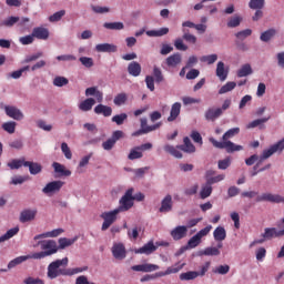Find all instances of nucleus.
Instances as JSON below:
<instances>
[{"label":"nucleus","mask_w":284,"mask_h":284,"mask_svg":"<svg viewBox=\"0 0 284 284\" xmlns=\"http://www.w3.org/2000/svg\"><path fill=\"white\" fill-rule=\"evenodd\" d=\"M219 60V55L216 53L210 54V55H203L200 61L202 63H207L209 65H212L213 63H216Z\"/></svg>","instance_id":"obj_53"},{"label":"nucleus","mask_w":284,"mask_h":284,"mask_svg":"<svg viewBox=\"0 0 284 284\" xmlns=\"http://www.w3.org/2000/svg\"><path fill=\"white\" fill-rule=\"evenodd\" d=\"M95 103L97 100H94V98H88L79 104V110H81L82 112H90V110L94 108Z\"/></svg>","instance_id":"obj_31"},{"label":"nucleus","mask_w":284,"mask_h":284,"mask_svg":"<svg viewBox=\"0 0 284 284\" xmlns=\"http://www.w3.org/2000/svg\"><path fill=\"white\" fill-rule=\"evenodd\" d=\"M23 284H45V281H43L39 277L29 276L23 280Z\"/></svg>","instance_id":"obj_64"},{"label":"nucleus","mask_w":284,"mask_h":284,"mask_svg":"<svg viewBox=\"0 0 284 284\" xmlns=\"http://www.w3.org/2000/svg\"><path fill=\"white\" fill-rule=\"evenodd\" d=\"M85 97H94L98 103H103V92L99 91L97 87L85 89Z\"/></svg>","instance_id":"obj_23"},{"label":"nucleus","mask_w":284,"mask_h":284,"mask_svg":"<svg viewBox=\"0 0 284 284\" xmlns=\"http://www.w3.org/2000/svg\"><path fill=\"white\" fill-rule=\"evenodd\" d=\"M68 263H69L68 257H63L62 260H55L51 262L47 268L48 278H50L51 281H54V278H59V276H65L67 270L61 267L62 266L68 267Z\"/></svg>","instance_id":"obj_3"},{"label":"nucleus","mask_w":284,"mask_h":284,"mask_svg":"<svg viewBox=\"0 0 284 284\" xmlns=\"http://www.w3.org/2000/svg\"><path fill=\"white\" fill-rule=\"evenodd\" d=\"M42 250L41 252L33 253V258L36 261H41V258H45L48 256H52L59 252V245L57 244V241L54 240H43L38 241V243L34 245V247H39Z\"/></svg>","instance_id":"obj_2"},{"label":"nucleus","mask_w":284,"mask_h":284,"mask_svg":"<svg viewBox=\"0 0 284 284\" xmlns=\"http://www.w3.org/2000/svg\"><path fill=\"white\" fill-rule=\"evenodd\" d=\"M232 165V160L230 158H225L224 160H220L217 162L219 170H227Z\"/></svg>","instance_id":"obj_63"},{"label":"nucleus","mask_w":284,"mask_h":284,"mask_svg":"<svg viewBox=\"0 0 284 284\" xmlns=\"http://www.w3.org/2000/svg\"><path fill=\"white\" fill-rule=\"evenodd\" d=\"M90 159H92V154L85 155L80 160L77 168L79 174H83V169L88 168V164L90 163Z\"/></svg>","instance_id":"obj_44"},{"label":"nucleus","mask_w":284,"mask_h":284,"mask_svg":"<svg viewBox=\"0 0 284 284\" xmlns=\"http://www.w3.org/2000/svg\"><path fill=\"white\" fill-rule=\"evenodd\" d=\"M95 52H116V45L110 43H100L95 45Z\"/></svg>","instance_id":"obj_35"},{"label":"nucleus","mask_w":284,"mask_h":284,"mask_svg":"<svg viewBox=\"0 0 284 284\" xmlns=\"http://www.w3.org/2000/svg\"><path fill=\"white\" fill-rule=\"evenodd\" d=\"M61 234H63V229H54L50 232L36 235L33 239L34 241H39V239H57V236H61Z\"/></svg>","instance_id":"obj_21"},{"label":"nucleus","mask_w":284,"mask_h":284,"mask_svg":"<svg viewBox=\"0 0 284 284\" xmlns=\"http://www.w3.org/2000/svg\"><path fill=\"white\" fill-rule=\"evenodd\" d=\"M248 8L251 10H263L265 8V0H250Z\"/></svg>","instance_id":"obj_48"},{"label":"nucleus","mask_w":284,"mask_h":284,"mask_svg":"<svg viewBox=\"0 0 284 284\" xmlns=\"http://www.w3.org/2000/svg\"><path fill=\"white\" fill-rule=\"evenodd\" d=\"M172 207H174L172 195L166 194L161 201V206L159 209V212L161 214H168V212H172Z\"/></svg>","instance_id":"obj_13"},{"label":"nucleus","mask_w":284,"mask_h":284,"mask_svg":"<svg viewBox=\"0 0 284 284\" xmlns=\"http://www.w3.org/2000/svg\"><path fill=\"white\" fill-rule=\"evenodd\" d=\"M268 119H270V116L254 120L251 123H248L246 128L248 130H252L254 128H258V125H263V123H267Z\"/></svg>","instance_id":"obj_60"},{"label":"nucleus","mask_w":284,"mask_h":284,"mask_svg":"<svg viewBox=\"0 0 284 284\" xmlns=\"http://www.w3.org/2000/svg\"><path fill=\"white\" fill-rule=\"evenodd\" d=\"M282 150H284V140H281L277 143L273 144L271 148L264 150L262 152V161H267L270 156L276 154V152H281Z\"/></svg>","instance_id":"obj_8"},{"label":"nucleus","mask_w":284,"mask_h":284,"mask_svg":"<svg viewBox=\"0 0 284 284\" xmlns=\"http://www.w3.org/2000/svg\"><path fill=\"white\" fill-rule=\"evenodd\" d=\"M2 130H4V132H8V134H14V132L17 131V122L14 121L4 122L2 124Z\"/></svg>","instance_id":"obj_47"},{"label":"nucleus","mask_w":284,"mask_h":284,"mask_svg":"<svg viewBox=\"0 0 284 284\" xmlns=\"http://www.w3.org/2000/svg\"><path fill=\"white\" fill-rule=\"evenodd\" d=\"M132 194H134V189L131 187L126 190L124 195L120 199V206L116 209L120 212H128V210L132 209L134 205V200L132 197Z\"/></svg>","instance_id":"obj_5"},{"label":"nucleus","mask_w":284,"mask_h":284,"mask_svg":"<svg viewBox=\"0 0 284 284\" xmlns=\"http://www.w3.org/2000/svg\"><path fill=\"white\" fill-rule=\"evenodd\" d=\"M61 150H62V154H64L68 161L72 160V151L70 150V146L68 145V143L63 142L61 144Z\"/></svg>","instance_id":"obj_62"},{"label":"nucleus","mask_w":284,"mask_h":284,"mask_svg":"<svg viewBox=\"0 0 284 284\" xmlns=\"http://www.w3.org/2000/svg\"><path fill=\"white\" fill-rule=\"evenodd\" d=\"M214 240L219 243H223L225 239H227V232L225 231V227L217 226L213 232Z\"/></svg>","instance_id":"obj_32"},{"label":"nucleus","mask_w":284,"mask_h":284,"mask_svg":"<svg viewBox=\"0 0 284 284\" xmlns=\"http://www.w3.org/2000/svg\"><path fill=\"white\" fill-rule=\"evenodd\" d=\"M220 116H223V109L221 108L211 106L204 112L205 121H211L212 123L220 119Z\"/></svg>","instance_id":"obj_10"},{"label":"nucleus","mask_w":284,"mask_h":284,"mask_svg":"<svg viewBox=\"0 0 284 284\" xmlns=\"http://www.w3.org/2000/svg\"><path fill=\"white\" fill-rule=\"evenodd\" d=\"M171 236L173 241H181V239H185V236H187V226L185 225L176 226L171 231Z\"/></svg>","instance_id":"obj_16"},{"label":"nucleus","mask_w":284,"mask_h":284,"mask_svg":"<svg viewBox=\"0 0 284 284\" xmlns=\"http://www.w3.org/2000/svg\"><path fill=\"white\" fill-rule=\"evenodd\" d=\"M183 143L184 144L178 145V150H182V152H186V154H194V152H196V146H194L190 138H184Z\"/></svg>","instance_id":"obj_17"},{"label":"nucleus","mask_w":284,"mask_h":284,"mask_svg":"<svg viewBox=\"0 0 284 284\" xmlns=\"http://www.w3.org/2000/svg\"><path fill=\"white\" fill-rule=\"evenodd\" d=\"M140 125L142 130H146V132L150 134V132H154L156 130H159L161 128V125H163V122H158L153 125H148V118H142L140 120Z\"/></svg>","instance_id":"obj_25"},{"label":"nucleus","mask_w":284,"mask_h":284,"mask_svg":"<svg viewBox=\"0 0 284 284\" xmlns=\"http://www.w3.org/2000/svg\"><path fill=\"white\" fill-rule=\"evenodd\" d=\"M240 132V128L230 129L223 134L222 142L216 141L214 138H210V143H212L214 148H217V150H226L229 154L241 152V150H243V145H239L230 141V139H234V136H236V134Z\"/></svg>","instance_id":"obj_1"},{"label":"nucleus","mask_w":284,"mask_h":284,"mask_svg":"<svg viewBox=\"0 0 284 284\" xmlns=\"http://www.w3.org/2000/svg\"><path fill=\"white\" fill-rule=\"evenodd\" d=\"M119 214H121V212L115 209L113 211L103 212L100 215V219H103L101 227L102 232H105V230H110V227L116 222V216H119Z\"/></svg>","instance_id":"obj_4"},{"label":"nucleus","mask_w":284,"mask_h":284,"mask_svg":"<svg viewBox=\"0 0 284 284\" xmlns=\"http://www.w3.org/2000/svg\"><path fill=\"white\" fill-rule=\"evenodd\" d=\"M19 234V226H16L13 229H10L7 234H3L0 236V243H4V241H10L12 236H17Z\"/></svg>","instance_id":"obj_42"},{"label":"nucleus","mask_w":284,"mask_h":284,"mask_svg":"<svg viewBox=\"0 0 284 284\" xmlns=\"http://www.w3.org/2000/svg\"><path fill=\"white\" fill-rule=\"evenodd\" d=\"M95 114H103V116H112V108L99 104L94 108Z\"/></svg>","instance_id":"obj_36"},{"label":"nucleus","mask_w":284,"mask_h":284,"mask_svg":"<svg viewBox=\"0 0 284 284\" xmlns=\"http://www.w3.org/2000/svg\"><path fill=\"white\" fill-rule=\"evenodd\" d=\"M65 17V10H60L53 13L52 16L49 17L50 23H57V21H61Z\"/></svg>","instance_id":"obj_57"},{"label":"nucleus","mask_w":284,"mask_h":284,"mask_svg":"<svg viewBox=\"0 0 284 284\" xmlns=\"http://www.w3.org/2000/svg\"><path fill=\"white\" fill-rule=\"evenodd\" d=\"M68 83H70V80L65 77L58 75L53 79V85H55V88H63V85H68Z\"/></svg>","instance_id":"obj_52"},{"label":"nucleus","mask_w":284,"mask_h":284,"mask_svg":"<svg viewBox=\"0 0 284 284\" xmlns=\"http://www.w3.org/2000/svg\"><path fill=\"white\" fill-rule=\"evenodd\" d=\"M131 270H133V272H156L160 267L155 264H139L133 265Z\"/></svg>","instance_id":"obj_20"},{"label":"nucleus","mask_w":284,"mask_h":284,"mask_svg":"<svg viewBox=\"0 0 284 284\" xmlns=\"http://www.w3.org/2000/svg\"><path fill=\"white\" fill-rule=\"evenodd\" d=\"M277 227H282V230H276V227L264 229L262 239H265L266 241H272V239H281V236H284V225L281 226V224H277Z\"/></svg>","instance_id":"obj_6"},{"label":"nucleus","mask_w":284,"mask_h":284,"mask_svg":"<svg viewBox=\"0 0 284 284\" xmlns=\"http://www.w3.org/2000/svg\"><path fill=\"white\" fill-rule=\"evenodd\" d=\"M237 41H245L247 37H252V29H244L235 33Z\"/></svg>","instance_id":"obj_54"},{"label":"nucleus","mask_w":284,"mask_h":284,"mask_svg":"<svg viewBox=\"0 0 284 284\" xmlns=\"http://www.w3.org/2000/svg\"><path fill=\"white\" fill-rule=\"evenodd\" d=\"M215 74L220 81H225L227 79L230 71L225 69V63L223 61L217 62Z\"/></svg>","instance_id":"obj_22"},{"label":"nucleus","mask_w":284,"mask_h":284,"mask_svg":"<svg viewBox=\"0 0 284 284\" xmlns=\"http://www.w3.org/2000/svg\"><path fill=\"white\" fill-rule=\"evenodd\" d=\"M33 39H40L41 41H48L50 39V31L43 27H36L32 30Z\"/></svg>","instance_id":"obj_15"},{"label":"nucleus","mask_w":284,"mask_h":284,"mask_svg":"<svg viewBox=\"0 0 284 284\" xmlns=\"http://www.w3.org/2000/svg\"><path fill=\"white\" fill-rule=\"evenodd\" d=\"M52 168L54 169L55 174H59V176H71L72 171L65 169V165L54 162L52 164Z\"/></svg>","instance_id":"obj_30"},{"label":"nucleus","mask_w":284,"mask_h":284,"mask_svg":"<svg viewBox=\"0 0 284 284\" xmlns=\"http://www.w3.org/2000/svg\"><path fill=\"white\" fill-rule=\"evenodd\" d=\"M33 256L34 254L22 255L13 258L12 261L9 262L8 270H12L13 267H17V265H21V263H26V261H30V258H34Z\"/></svg>","instance_id":"obj_24"},{"label":"nucleus","mask_w":284,"mask_h":284,"mask_svg":"<svg viewBox=\"0 0 284 284\" xmlns=\"http://www.w3.org/2000/svg\"><path fill=\"white\" fill-rule=\"evenodd\" d=\"M103 28H105V30H123L125 26L123 22H104Z\"/></svg>","instance_id":"obj_46"},{"label":"nucleus","mask_w":284,"mask_h":284,"mask_svg":"<svg viewBox=\"0 0 284 284\" xmlns=\"http://www.w3.org/2000/svg\"><path fill=\"white\" fill-rule=\"evenodd\" d=\"M77 241H79V236H74L73 239H68V237H60L58 240V247L59 250H65V247H70L72 245H74V243H77Z\"/></svg>","instance_id":"obj_29"},{"label":"nucleus","mask_w":284,"mask_h":284,"mask_svg":"<svg viewBox=\"0 0 284 284\" xmlns=\"http://www.w3.org/2000/svg\"><path fill=\"white\" fill-rule=\"evenodd\" d=\"M128 101V94L125 93H119L114 97L113 103L114 105H123Z\"/></svg>","instance_id":"obj_61"},{"label":"nucleus","mask_w":284,"mask_h":284,"mask_svg":"<svg viewBox=\"0 0 284 284\" xmlns=\"http://www.w3.org/2000/svg\"><path fill=\"white\" fill-rule=\"evenodd\" d=\"M242 22H243V17L235 14L227 19L226 26L227 28H239V26H241Z\"/></svg>","instance_id":"obj_37"},{"label":"nucleus","mask_w":284,"mask_h":284,"mask_svg":"<svg viewBox=\"0 0 284 284\" xmlns=\"http://www.w3.org/2000/svg\"><path fill=\"white\" fill-rule=\"evenodd\" d=\"M183 267H185V263H175L173 266H169L166 271L155 273V278L170 276V274H179Z\"/></svg>","instance_id":"obj_11"},{"label":"nucleus","mask_w":284,"mask_h":284,"mask_svg":"<svg viewBox=\"0 0 284 284\" xmlns=\"http://www.w3.org/2000/svg\"><path fill=\"white\" fill-rule=\"evenodd\" d=\"M199 245H201V240L199 239V236L195 234L194 236H192L189 242H187V246L185 247V250H194V247H199Z\"/></svg>","instance_id":"obj_55"},{"label":"nucleus","mask_w":284,"mask_h":284,"mask_svg":"<svg viewBox=\"0 0 284 284\" xmlns=\"http://www.w3.org/2000/svg\"><path fill=\"white\" fill-rule=\"evenodd\" d=\"M24 168H29V172L33 176H37V174H41L43 170V166H41V164L37 162H30V161L24 162Z\"/></svg>","instance_id":"obj_28"},{"label":"nucleus","mask_w":284,"mask_h":284,"mask_svg":"<svg viewBox=\"0 0 284 284\" xmlns=\"http://www.w3.org/2000/svg\"><path fill=\"white\" fill-rule=\"evenodd\" d=\"M26 159H14L8 163V168H10V170H19V168H26Z\"/></svg>","instance_id":"obj_40"},{"label":"nucleus","mask_w":284,"mask_h":284,"mask_svg":"<svg viewBox=\"0 0 284 284\" xmlns=\"http://www.w3.org/2000/svg\"><path fill=\"white\" fill-rule=\"evenodd\" d=\"M234 88H236V82H227L219 90V94H227V92H232Z\"/></svg>","instance_id":"obj_59"},{"label":"nucleus","mask_w":284,"mask_h":284,"mask_svg":"<svg viewBox=\"0 0 284 284\" xmlns=\"http://www.w3.org/2000/svg\"><path fill=\"white\" fill-rule=\"evenodd\" d=\"M221 251L216 247H206L204 251L200 252V256H219Z\"/></svg>","instance_id":"obj_49"},{"label":"nucleus","mask_w":284,"mask_h":284,"mask_svg":"<svg viewBox=\"0 0 284 284\" xmlns=\"http://www.w3.org/2000/svg\"><path fill=\"white\" fill-rule=\"evenodd\" d=\"M164 152L168 154H171V156H174L175 159H183V153L179 151L178 146L166 144L164 145Z\"/></svg>","instance_id":"obj_34"},{"label":"nucleus","mask_w":284,"mask_h":284,"mask_svg":"<svg viewBox=\"0 0 284 284\" xmlns=\"http://www.w3.org/2000/svg\"><path fill=\"white\" fill-rule=\"evenodd\" d=\"M64 183L63 181H53L48 183L43 189V194H57V192L61 191V187H63Z\"/></svg>","instance_id":"obj_12"},{"label":"nucleus","mask_w":284,"mask_h":284,"mask_svg":"<svg viewBox=\"0 0 284 284\" xmlns=\"http://www.w3.org/2000/svg\"><path fill=\"white\" fill-rule=\"evenodd\" d=\"M37 219V209L34 210H24L20 213V223H30Z\"/></svg>","instance_id":"obj_18"},{"label":"nucleus","mask_w":284,"mask_h":284,"mask_svg":"<svg viewBox=\"0 0 284 284\" xmlns=\"http://www.w3.org/2000/svg\"><path fill=\"white\" fill-rule=\"evenodd\" d=\"M128 72L131 77H140L141 75V64L136 61L129 63Z\"/></svg>","instance_id":"obj_33"},{"label":"nucleus","mask_w":284,"mask_h":284,"mask_svg":"<svg viewBox=\"0 0 284 284\" xmlns=\"http://www.w3.org/2000/svg\"><path fill=\"white\" fill-rule=\"evenodd\" d=\"M252 65L244 64L241 67V69L237 71V77L241 79L243 77H250L252 74Z\"/></svg>","instance_id":"obj_50"},{"label":"nucleus","mask_w":284,"mask_h":284,"mask_svg":"<svg viewBox=\"0 0 284 284\" xmlns=\"http://www.w3.org/2000/svg\"><path fill=\"white\" fill-rule=\"evenodd\" d=\"M153 252H156V245H154V242L150 241L149 243L144 244L142 247L136 248L134 251V254H153Z\"/></svg>","instance_id":"obj_19"},{"label":"nucleus","mask_w":284,"mask_h":284,"mask_svg":"<svg viewBox=\"0 0 284 284\" xmlns=\"http://www.w3.org/2000/svg\"><path fill=\"white\" fill-rule=\"evenodd\" d=\"M257 203L268 202V203H284V196L281 194L262 193L256 197Z\"/></svg>","instance_id":"obj_7"},{"label":"nucleus","mask_w":284,"mask_h":284,"mask_svg":"<svg viewBox=\"0 0 284 284\" xmlns=\"http://www.w3.org/2000/svg\"><path fill=\"white\" fill-rule=\"evenodd\" d=\"M128 159L129 161H136V159H143V152L139 146H134L130 150Z\"/></svg>","instance_id":"obj_39"},{"label":"nucleus","mask_w":284,"mask_h":284,"mask_svg":"<svg viewBox=\"0 0 284 284\" xmlns=\"http://www.w3.org/2000/svg\"><path fill=\"white\" fill-rule=\"evenodd\" d=\"M180 114H181V103L175 102L171 106L170 116L168 118L169 123H172V121H176Z\"/></svg>","instance_id":"obj_27"},{"label":"nucleus","mask_w":284,"mask_h":284,"mask_svg":"<svg viewBox=\"0 0 284 284\" xmlns=\"http://www.w3.org/2000/svg\"><path fill=\"white\" fill-rule=\"evenodd\" d=\"M153 77L155 79V83H163L165 81V78L163 77V72L159 67L153 68Z\"/></svg>","instance_id":"obj_58"},{"label":"nucleus","mask_w":284,"mask_h":284,"mask_svg":"<svg viewBox=\"0 0 284 284\" xmlns=\"http://www.w3.org/2000/svg\"><path fill=\"white\" fill-rule=\"evenodd\" d=\"M194 278H199V272L189 271L180 274V281H194Z\"/></svg>","instance_id":"obj_45"},{"label":"nucleus","mask_w":284,"mask_h":284,"mask_svg":"<svg viewBox=\"0 0 284 284\" xmlns=\"http://www.w3.org/2000/svg\"><path fill=\"white\" fill-rule=\"evenodd\" d=\"M165 61L169 68H176V65H181V62L183 61V57L181 55V53H174L169 58H166Z\"/></svg>","instance_id":"obj_26"},{"label":"nucleus","mask_w":284,"mask_h":284,"mask_svg":"<svg viewBox=\"0 0 284 284\" xmlns=\"http://www.w3.org/2000/svg\"><path fill=\"white\" fill-rule=\"evenodd\" d=\"M16 23H19V17L11 16L4 19L1 22V26H4V28H12L13 26H16Z\"/></svg>","instance_id":"obj_51"},{"label":"nucleus","mask_w":284,"mask_h":284,"mask_svg":"<svg viewBox=\"0 0 284 284\" xmlns=\"http://www.w3.org/2000/svg\"><path fill=\"white\" fill-rule=\"evenodd\" d=\"M212 184H209L207 182L202 185L201 191H200V197L201 199H207L212 196Z\"/></svg>","instance_id":"obj_43"},{"label":"nucleus","mask_w":284,"mask_h":284,"mask_svg":"<svg viewBox=\"0 0 284 284\" xmlns=\"http://www.w3.org/2000/svg\"><path fill=\"white\" fill-rule=\"evenodd\" d=\"M4 111L7 116H9L10 119H14V121H22L24 116L23 112H21V110L17 109L16 106L7 105L4 106Z\"/></svg>","instance_id":"obj_14"},{"label":"nucleus","mask_w":284,"mask_h":284,"mask_svg":"<svg viewBox=\"0 0 284 284\" xmlns=\"http://www.w3.org/2000/svg\"><path fill=\"white\" fill-rule=\"evenodd\" d=\"M139 232H141L140 226H133L132 229L128 230V237L130 241H136L139 239Z\"/></svg>","instance_id":"obj_56"},{"label":"nucleus","mask_w":284,"mask_h":284,"mask_svg":"<svg viewBox=\"0 0 284 284\" xmlns=\"http://www.w3.org/2000/svg\"><path fill=\"white\" fill-rule=\"evenodd\" d=\"M170 32V29L164 27L159 30H149L146 31V37H165Z\"/></svg>","instance_id":"obj_41"},{"label":"nucleus","mask_w":284,"mask_h":284,"mask_svg":"<svg viewBox=\"0 0 284 284\" xmlns=\"http://www.w3.org/2000/svg\"><path fill=\"white\" fill-rule=\"evenodd\" d=\"M111 252L116 261H123L125 256H128V251H125V245L123 243H114Z\"/></svg>","instance_id":"obj_9"},{"label":"nucleus","mask_w":284,"mask_h":284,"mask_svg":"<svg viewBox=\"0 0 284 284\" xmlns=\"http://www.w3.org/2000/svg\"><path fill=\"white\" fill-rule=\"evenodd\" d=\"M276 37V30L275 29H268L261 33L260 40L264 43H267V41H272Z\"/></svg>","instance_id":"obj_38"}]
</instances>
